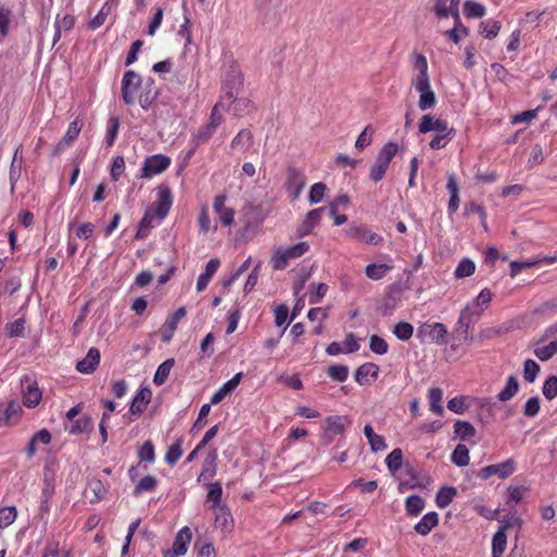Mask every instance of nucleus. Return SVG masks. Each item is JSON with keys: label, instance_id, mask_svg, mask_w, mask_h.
Returning <instances> with one entry per match:
<instances>
[{"label": "nucleus", "instance_id": "12", "mask_svg": "<svg viewBox=\"0 0 557 557\" xmlns=\"http://www.w3.org/2000/svg\"><path fill=\"white\" fill-rule=\"evenodd\" d=\"M171 163L169 157L163 154H154L146 159L143 169V177H151L165 171Z\"/></svg>", "mask_w": 557, "mask_h": 557}, {"label": "nucleus", "instance_id": "58", "mask_svg": "<svg viewBox=\"0 0 557 557\" xmlns=\"http://www.w3.org/2000/svg\"><path fill=\"white\" fill-rule=\"evenodd\" d=\"M81 129L82 123L77 119L71 122L65 135L63 136V143L72 145V143L78 137Z\"/></svg>", "mask_w": 557, "mask_h": 557}, {"label": "nucleus", "instance_id": "36", "mask_svg": "<svg viewBox=\"0 0 557 557\" xmlns=\"http://www.w3.org/2000/svg\"><path fill=\"white\" fill-rule=\"evenodd\" d=\"M424 499L419 495H411L405 502L406 511L409 516L419 515L424 508Z\"/></svg>", "mask_w": 557, "mask_h": 557}, {"label": "nucleus", "instance_id": "44", "mask_svg": "<svg viewBox=\"0 0 557 557\" xmlns=\"http://www.w3.org/2000/svg\"><path fill=\"white\" fill-rule=\"evenodd\" d=\"M534 354L542 361L549 360L557 354V339L552 341L548 345L535 348Z\"/></svg>", "mask_w": 557, "mask_h": 557}, {"label": "nucleus", "instance_id": "9", "mask_svg": "<svg viewBox=\"0 0 557 557\" xmlns=\"http://www.w3.org/2000/svg\"><path fill=\"white\" fill-rule=\"evenodd\" d=\"M492 293L488 288L481 290L476 299L469 302L462 310L468 317L478 320L492 300Z\"/></svg>", "mask_w": 557, "mask_h": 557}, {"label": "nucleus", "instance_id": "17", "mask_svg": "<svg viewBox=\"0 0 557 557\" xmlns=\"http://www.w3.org/2000/svg\"><path fill=\"white\" fill-rule=\"evenodd\" d=\"M476 320L468 317L466 313L460 312L455 333L458 338L462 339L468 345L473 343V336L470 333V327Z\"/></svg>", "mask_w": 557, "mask_h": 557}, {"label": "nucleus", "instance_id": "31", "mask_svg": "<svg viewBox=\"0 0 557 557\" xmlns=\"http://www.w3.org/2000/svg\"><path fill=\"white\" fill-rule=\"evenodd\" d=\"M507 535L506 532L499 530L494 534L492 540V557H502L506 549Z\"/></svg>", "mask_w": 557, "mask_h": 557}, {"label": "nucleus", "instance_id": "7", "mask_svg": "<svg viewBox=\"0 0 557 557\" xmlns=\"http://www.w3.org/2000/svg\"><path fill=\"white\" fill-rule=\"evenodd\" d=\"M447 333V327L440 322L423 324L418 330L419 337H422L423 339L426 338L437 345L446 344Z\"/></svg>", "mask_w": 557, "mask_h": 557}, {"label": "nucleus", "instance_id": "3", "mask_svg": "<svg viewBox=\"0 0 557 557\" xmlns=\"http://www.w3.org/2000/svg\"><path fill=\"white\" fill-rule=\"evenodd\" d=\"M143 86L141 76L131 70L125 72L122 78L121 95L125 104L133 106L136 102L139 89Z\"/></svg>", "mask_w": 557, "mask_h": 557}, {"label": "nucleus", "instance_id": "13", "mask_svg": "<svg viewBox=\"0 0 557 557\" xmlns=\"http://www.w3.org/2000/svg\"><path fill=\"white\" fill-rule=\"evenodd\" d=\"M158 198L153 203L154 212L159 221H162L169 213L172 206V193L168 186H159Z\"/></svg>", "mask_w": 557, "mask_h": 557}, {"label": "nucleus", "instance_id": "37", "mask_svg": "<svg viewBox=\"0 0 557 557\" xmlns=\"http://www.w3.org/2000/svg\"><path fill=\"white\" fill-rule=\"evenodd\" d=\"M463 11L468 18H479L485 14L484 5L473 0H467L463 3Z\"/></svg>", "mask_w": 557, "mask_h": 557}, {"label": "nucleus", "instance_id": "15", "mask_svg": "<svg viewBox=\"0 0 557 557\" xmlns=\"http://www.w3.org/2000/svg\"><path fill=\"white\" fill-rule=\"evenodd\" d=\"M432 131L440 134L441 132L450 131V128L448 127L446 121L434 119V116L431 114H425L422 116L419 124V132L425 134Z\"/></svg>", "mask_w": 557, "mask_h": 557}, {"label": "nucleus", "instance_id": "51", "mask_svg": "<svg viewBox=\"0 0 557 557\" xmlns=\"http://www.w3.org/2000/svg\"><path fill=\"white\" fill-rule=\"evenodd\" d=\"M540 372V366L532 359H528L523 364V377L527 382L533 383Z\"/></svg>", "mask_w": 557, "mask_h": 557}, {"label": "nucleus", "instance_id": "23", "mask_svg": "<svg viewBox=\"0 0 557 557\" xmlns=\"http://www.w3.org/2000/svg\"><path fill=\"white\" fill-rule=\"evenodd\" d=\"M150 397H151L150 389H148V388L139 389L131 403L129 411L133 414L141 413L145 410L148 403L150 401Z\"/></svg>", "mask_w": 557, "mask_h": 557}, {"label": "nucleus", "instance_id": "48", "mask_svg": "<svg viewBox=\"0 0 557 557\" xmlns=\"http://www.w3.org/2000/svg\"><path fill=\"white\" fill-rule=\"evenodd\" d=\"M289 258L287 257L284 248H278L274 251L271 258V265L274 270H284L288 264Z\"/></svg>", "mask_w": 557, "mask_h": 557}, {"label": "nucleus", "instance_id": "21", "mask_svg": "<svg viewBox=\"0 0 557 557\" xmlns=\"http://www.w3.org/2000/svg\"><path fill=\"white\" fill-rule=\"evenodd\" d=\"M379 375V366L372 362H366L361 364L355 373V380L360 384H369L370 381L368 376H371L373 380H376Z\"/></svg>", "mask_w": 557, "mask_h": 557}, {"label": "nucleus", "instance_id": "59", "mask_svg": "<svg viewBox=\"0 0 557 557\" xmlns=\"http://www.w3.org/2000/svg\"><path fill=\"white\" fill-rule=\"evenodd\" d=\"M543 395L552 400L557 396V376L550 375L543 384Z\"/></svg>", "mask_w": 557, "mask_h": 557}, {"label": "nucleus", "instance_id": "54", "mask_svg": "<svg viewBox=\"0 0 557 557\" xmlns=\"http://www.w3.org/2000/svg\"><path fill=\"white\" fill-rule=\"evenodd\" d=\"M394 334L400 341H408L413 334V326L408 322H398L394 326Z\"/></svg>", "mask_w": 557, "mask_h": 557}, {"label": "nucleus", "instance_id": "61", "mask_svg": "<svg viewBox=\"0 0 557 557\" xmlns=\"http://www.w3.org/2000/svg\"><path fill=\"white\" fill-rule=\"evenodd\" d=\"M287 253V257L290 259H296L304 256L309 250V245L307 242H300L294 246L284 248Z\"/></svg>", "mask_w": 557, "mask_h": 557}, {"label": "nucleus", "instance_id": "32", "mask_svg": "<svg viewBox=\"0 0 557 557\" xmlns=\"http://www.w3.org/2000/svg\"><path fill=\"white\" fill-rule=\"evenodd\" d=\"M450 459H451V462L455 463L456 466L458 467H466L469 465L470 462V457H469V449L466 445L463 444H458L451 456H450Z\"/></svg>", "mask_w": 557, "mask_h": 557}, {"label": "nucleus", "instance_id": "50", "mask_svg": "<svg viewBox=\"0 0 557 557\" xmlns=\"http://www.w3.org/2000/svg\"><path fill=\"white\" fill-rule=\"evenodd\" d=\"M17 512L14 506L0 509V529L11 525L16 519Z\"/></svg>", "mask_w": 557, "mask_h": 557}, {"label": "nucleus", "instance_id": "5", "mask_svg": "<svg viewBox=\"0 0 557 557\" xmlns=\"http://www.w3.org/2000/svg\"><path fill=\"white\" fill-rule=\"evenodd\" d=\"M516 470V462L513 459H508L504 462L486 466L480 469L476 476L481 480H487L494 475L506 479L510 476Z\"/></svg>", "mask_w": 557, "mask_h": 557}, {"label": "nucleus", "instance_id": "35", "mask_svg": "<svg viewBox=\"0 0 557 557\" xmlns=\"http://www.w3.org/2000/svg\"><path fill=\"white\" fill-rule=\"evenodd\" d=\"M211 510L214 512V525L222 529L226 528L228 522L232 520L227 505L215 507Z\"/></svg>", "mask_w": 557, "mask_h": 557}, {"label": "nucleus", "instance_id": "42", "mask_svg": "<svg viewBox=\"0 0 557 557\" xmlns=\"http://www.w3.org/2000/svg\"><path fill=\"white\" fill-rule=\"evenodd\" d=\"M154 215L151 209L147 210L139 222L138 231L135 235L136 238H145L148 235L149 230L153 226Z\"/></svg>", "mask_w": 557, "mask_h": 557}, {"label": "nucleus", "instance_id": "52", "mask_svg": "<svg viewBox=\"0 0 557 557\" xmlns=\"http://www.w3.org/2000/svg\"><path fill=\"white\" fill-rule=\"evenodd\" d=\"M157 486V479L153 475H145L135 486L134 494L139 495L143 492L153 491Z\"/></svg>", "mask_w": 557, "mask_h": 557}, {"label": "nucleus", "instance_id": "19", "mask_svg": "<svg viewBox=\"0 0 557 557\" xmlns=\"http://www.w3.org/2000/svg\"><path fill=\"white\" fill-rule=\"evenodd\" d=\"M185 315H186L185 308L180 307L178 309L175 310V312L170 318H168V320L165 322L166 330H164L161 335L162 342L169 343L172 339L173 333L177 327L178 321L181 319H183Z\"/></svg>", "mask_w": 557, "mask_h": 557}, {"label": "nucleus", "instance_id": "60", "mask_svg": "<svg viewBox=\"0 0 557 557\" xmlns=\"http://www.w3.org/2000/svg\"><path fill=\"white\" fill-rule=\"evenodd\" d=\"M370 349L374 354L384 355L387 352L388 345L384 338L374 334L370 337Z\"/></svg>", "mask_w": 557, "mask_h": 557}, {"label": "nucleus", "instance_id": "45", "mask_svg": "<svg viewBox=\"0 0 557 557\" xmlns=\"http://www.w3.org/2000/svg\"><path fill=\"white\" fill-rule=\"evenodd\" d=\"M327 375L336 382H345L348 377L349 369L344 364H334L329 367Z\"/></svg>", "mask_w": 557, "mask_h": 557}, {"label": "nucleus", "instance_id": "63", "mask_svg": "<svg viewBox=\"0 0 557 557\" xmlns=\"http://www.w3.org/2000/svg\"><path fill=\"white\" fill-rule=\"evenodd\" d=\"M373 133L374 131L370 125L366 126L356 140V148L363 149L364 147L369 146L372 141Z\"/></svg>", "mask_w": 557, "mask_h": 557}, {"label": "nucleus", "instance_id": "16", "mask_svg": "<svg viewBox=\"0 0 557 557\" xmlns=\"http://www.w3.org/2000/svg\"><path fill=\"white\" fill-rule=\"evenodd\" d=\"M100 361V351L97 348H90L86 357L79 360L76 364V369L81 373L89 374L92 373Z\"/></svg>", "mask_w": 557, "mask_h": 557}, {"label": "nucleus", "instance_id": "18", "mask_svg": "<svg viewBox=\"0 0 557 557\" xmlns=\"http://www.w3.org/2000/svg\"><path fill=\"white\" fill-rule=\"evenodd\" d=\"M243 373H236L231 380L225 382L211 397V404L216 405L221 403L227 394L234 391L240 383Z\"/></svg>", "mask_w": 557, "mask_h": 557}, {"label": "nucleus", "instance_id": "29", "mask_svg": "<svg viewBox=\"0 0 557 557\" xmlns=\"http://www.w3.org/2000/svg\"><path fill=\"white\" fill-rule=\"evenodd\" d=\"M519 389V382L515 375H510L507 379L505 387L498 393L497 398L500 401H507L511 399Z\"/></svg>", "mask_w": 557, "mask_h": 557}, {"label": "nucleus", "instance_id": "10", "mask_svg": "<svg viewBox=\"0 0 557 557\" xmlns=\"http://www.w3.org/2000/svg\"><path fill=\"white\" fill-rule=\"evenodd\" d=\"M191 541V531L188 527L182 528L173 542L172 548L163 552V557H180L187 552V546Z\"/></svg>", "mask_w": 557, "mask_h": 557}, {"label": "nucleus", "instance_id": "64", "mask_svg": "<svg viewBox=\"0 0 557 557\" xmlns=\"http://www.w3.org/2000/svg\"><path fill=\"white\" fill-rule=\"evenodd\" d=\"M138 458L148 462L154 461V448L150 441H147L138 450Z\"/></svg>", "mask_w": 557, "mask_h": 557}, {"label": "nucleus", "instance_id": "47", "mask_svg": "<svg viewBox=\"0 0 557 557\" xmlns=\"http://www.w3.org/2000/svg\"><path fill=\"white\" fill-rule=\"evenodd\" d=\"M475 264L472 260L465 258L462 259L455 270V276L457 278H462L470 276L474 273Z\"/></svg>", "mask_w": 557, "mask_h": 557}, {"label": "nucleus", "instance_id": "14", "mask_svg": "<svg viewBox=\"0 0 557 557\" xmlns=\"http://www.w3.org/2000/svg\"><path fill=\"white\" fill-rule=\"evenodd\" d=\"M225 201L226 197L224 195L215 196L213 200V210L219 215L222 224L230 226L234 222L235 212L232 208L225 207Z\"/></svg>", "mask_w": 557, "mask_h": 557}, {"label": "nucleus", "instance_id": "43", "mask_svg": "<svg viewBox=\"0 0 557 557\" xmlns=\"http://www.w3.org/2000/svg\"><path fill=\"white\" fill-rule=\"evenodd\" d=\"M253 136L249 129H242L237 133V135L233 138L231 143V147L233 149L244 148L245 144H247V148L252 145Z\"/></svg>", "mask_w": 557, "mask_h": 557}, {"label": "nucleus", "instance_id": "6", "mask_svg": "<svg viewBox=\"0 0 557 557\" xmlns=\"http://www.w3.org/2000/svg\"><path fill=\"white\" fill-rule=\"evenodd\" d=\"M306 185L304 172L295 166H289L286 172L285 188L290 195L292 200H297Z\"/></svg>", "mask_w": 557, "mask_h": 557}, {"label": "nucleus", "instance_id": "20", "mask_svg": "<svg viewBox=\"0 0 557 557\" xmlns=\"http://www.w3.org/2000/svg\"><path fill=\"white\" fill-rule=\"evenodd\" d=\"M207 503L210 504L209 508H215L226 505L222 502L223 488L219 481L207 484Z\"/></svg>", "mask_w": 557, "mask_h": 557}, {"label": "nucleus", "instance_id": "40", "mask_svg": "<svg viewBox=\"0 0 557 557\" xmlns=\"http://www.w3.org/2000/svg\"><path fill=\"white\" fill-rule=\"evenodd\" d=\"M392 267L387 264L371 263L366 267V275L374 281L381 280L386 272L391 271Z\"/></svg>", "mask_w": 557, "mask_h": 557}, {"label": "nucleus", "instance_id": "22", "mask_svg": "<svg viewBox=\"0 0 557 557\" xmlns=\"http://www.w3.org/2000/svg\"><path fill=\"white\" fill-rule=\"evenodd\" d=\"M326 431L337 435L343 434L351 421L347 416H330L325 419Z\"/></svg>", "mask_w": 557, "mask_h": 557}, {"label": "nucleus", "instance_id": "24", "mask_svg": "<svg viewBox=\"0 0 557 557\" xmlns=\"http://www.w3.org/2000/svg\"><path fill=\"white\" fill-rule=\"evenodd\" d=\"M438 524V516L435 511L428 512L414 525V531L421 535H428Z\"/></svg>", "mask_w": 557, "mask_h": 557}, {"label": "nucleus", "instance_id": "28", "mask_svg": "<svg viewBox=\"0 0 557 557\" xmlns=\"http://www.w3.org/2000/svg\"><path fill=\"white\" fill-rule=\"evenodd\" d=\"M175 363V360L173 358L166 359L163 361L157 369L154 376H153V383L158 386H161L165 383V381L169 377V374Z\"/></svg>", "mask_w": 557, "mask_h": 557}, {"label": "nucleus", "instance_id": "30", "mask_svg": "<svg viewBox=\"0 0 557 557\" xmlns=\"http://www.w3.org/2000/svg\"><path fill=\"white\" fill-rule=\"evenodd\" d=\"M429 400L430 410L437 416H442L444 412V408L442 406L443 391L438 387L431 388L429 391Z\"/></svg>", "mask_w": 557, "mask_h": 557}, {"label": "nucleus", "instance_id": "53", "mask_svg": "<svg viewBox=\"0 0 557 557\" xmlns=\"http://www.w3.org/2000/svg\"><path fill=\"white\" fill-rule=\"evenodd\" d=\"M225 101L226 100H222V98H221L213 106V108L211 110L208 124H210L211 126H214L215 128H218L221 125V123L223 122V116L220 111H221V109L225 108Z\"/></svg>", "mask_w": 557, "mask_h": 557}, {"label": "nucleus", "instance_id": "1", "mask_svg": "<svg viewBox=\"0 0 557 557\" xmlns=\"http://www.w3.org/2000/svg\"><path fill=\"white\" fill-rule=\"evenodd\" d=\"M416 66L419 69V74L412 79V86L420 92L419 108L422 111L431 109L436 103V97L431 89L430 78L428 74V62L425 57L419 55Z\"/></svg>", "mask_w": 557, "mask_h": 557}, {"label": "nucleus", "instance_id": "11", "mask_svg": "<svg viewBox=\"0 0 557 557\" xmlns=\"http://www.w3.org/2000/svg\"><path fill=\"white\" fill-rule=\"evenodd\" d=\"M345 233L352 239L377 246L382 244L383 237L363 225H350Z\"/></svg>", "mask_w": 557, "mask_h": 557}, {"label": "nucleus", "instance_id": "41", "mask_svg": "<svg viewBox=\"0 0 557 557\" xmlns=\"http://www.w3.org/2000/svg\"><path fill=\"white\" fill-rule=\"evenodd\" d=\"M456 132L454 128H450V131L441 132L440 134H436L433 139L430 141V147L432 149H442L447 146V144L453 139Z\"/></svg>", "mask_w": 557, "mask_h": 557}, {"label": "nucleus", "instance_id": "46", "mask_svg": "<svg viewBox=\"0 0 557 557\" xmlns=\"http://www.w3.org/2000/svg\"><path fill=\"white\" fill-rule=\"evenodd\" d=\"M25 319L20 318L5 325L7 333L10 337H24L25 336Z\"/></svg>", "mask_w": 557, "mask_h": 557}, {"label": "nucleus", "instance_id": "38", "mask_svg": "<svg viewBox=\"0 0 557 557\" xmlns=\"http://www.w3.org/2000/svg\"><path fill=\"white\" fill-rule=\"evenodd\" d=\"M502 28V24L498 21H484L480 24V33L487 39L495 38Z\"/></svg>", "mask_w": 557, "mask_h": 557}, {"label": "nucleus", "instance_id": "2", "mask_svg": "<svg viewBox=\"0 0 557 557\" xmlns=\"http://www.w3.org/2000/svg\"><path fill=\"white\" fill-rule=\"evenodd\" d=\"M397 144L389 141L385 144L377 153L374 164L370 170V178L373 182H380L383 180L392 159L397 153Z\"/></svg>", "mask_w": 557, "mask_h": 557}, {"label": "nucleus", "instance_id": "8", "mask_svg": "<svg viewBox=\"0 0 557 557\" xmlns=\"http://www.w3.org/2000/svg\"><path fill=\"white\" fill-rule=\"evenodd\" d=\"M21 388L23 394V403L26 407L33 408L37 406L41 399V392L37 383L28 375L21 379Z\"/></svg>", "mask_w": 557, "mask_h": 557}, {"label": "nucleus", "instance_id": "25", "mask_svg": "<svg viewBox=\"0 0 557 557\" xmlns=\"http://www.w3.org/2000/svg\"><path fill=\"white\" fill-rule=\"evenodd\" d=\"M94 423L89 416L81 417L76 420H72L71 424L66 426L70 434H82L92 430Z\"/></svg>", "mask_w": 557, "mask_h": 557}, {"label": "nucleus", "instance_id": "49", "mask_svg": "<svg viewBox=\"0 0 557 557\" xmlns=\"http://www.w3.org/2000/svg\"><path fill=\"white\" fill-rule=\"evenodd\" d=\"M326 185L322 182L315 183L311 186L308 200L311 205H315L322 201L325 196Z\"/></svg>", "mask_w": 557, "mask_h": 557}, {"label": "nucleus", "instance_id": "39", "mask_svg": "<svg viewBox=\"0 0 557 557\" xmlns=\"http://www.w3.org/2000/svg\"><path fill=\"white\" fill-rule=\"evenodd\" d=\"M405 474L408 476V482L410 483V488L424 487L425 483L421 478V473L419 469L407 463L405 466Z\"/></svg>", "mask_w": 557, "mask_h": 557}, {"label": "nucleus", "instance_id": "26", "mask_svg": "<svg viewBox=\"0 0 557 557\" xmlns=\"http://www.w3.org/2000/svg\"><path fill=\"white\" fill-rule=\"evenodd\" d=\"M457 495V490L454 486H443L436 493L435 503L440 508L448 507L454 497Z\"/></svg>", "mask_w": 557, "mask_h": 557}, {"label": "nucleus", "instance_id": "57", "mask_svg": "<svg viewBox=\"0 0 557 557\" xmlns=\"http://www.w3.org/2000/svg\"><path fill=\"white\" fill-rule=\"evenodd\" d=\"M110 2H106L101 10L98 12V14L89 22V28L97 29L100 26H102L110 13Z\"/></svg>", "mask_w": 557, "mask_h": 557}, {"label": "nucleus", "instance_id": "27", "mask_svg": "<svg viewBox=\"0 0 557 557\" xmlns=\"http://www.w3.org/2000/svg\"><path fill=\"white\" fill-rule=\"evenodd\" d=\"M454 433L456 437H459L461 441H467L475 436L476 431L470 422L458 420L455 422Z\"/></svg>", "mask_w": 557, "mask_h": 557}, {"label": "nucleus", "instance_id": "55", "mask_svg": "<svg viewBox=\"0 0 557 557\" xmlns=\"http://www.w3.org/2000/svg\"><path fill=\"white\" fill-rule=\"evenodd\" d=\"M92 493L94 497L90 498V502H98L103 498L106 494V488L100 480H91L88 484V488L86 493Z\"/></svg>", "mask_w": 557, "mask_h": 557}, {"label": "nucleus", "instance_id": "34", "mask_svg": "<svg viewBox=\"0 0 557 557\" xmlns=\"http://www.w3.org/2000/svg\"><path fill=\"white\" fill-rule=\"evenodd\" d=\"M386 467L392 474H395L403 467V451L400 448L393 449L385 459Z\"/></svg>", "mask_w": 557, "mask_h": 557}, {"label": "nucleus", "instance_id": "4", "mask_svg": "<svg viewBox=\"0 0 557 557\" xmlns=\"http://www.w3.org/2000/svg\"><path fill=\"white\" fill-rule=\"evenodd\" d=\"M243 83L244 77L242 72L237 67L232 66L224 77V95L221 97L222 100H226L228 103L236 102V97Z\"/></svg>", "mask_w": 557, "mask_h": 557}, {"label": "nucleus", "instance_id": "62", "mask_svg": "<svg viewBox=\"0 0 557 557\" xmlns=\"http://www.w3.org/2000/svg\"><path fill=\"white\" fill-rule=\"evenodd\" d=\"M183 451L182 446L180 442L174 443L171 445L165 454V461L170 466H174L178 459L181 458Z\"/></svg>", "mask_w": 557, "mask_h": 557}, {"label": "nucleus", "instance_id": "56", "mask_svg": "<svg viewBox=\"0 0 557 557\" xmlns=\"http://www.w3.org/2000/svg\"><path fill=\"white\" fill-rule=\"evenodd\" d=\"M216 460H218L216 449H211L205 460V468H203L200 476L206 475L207 473H209L210 476H213L216 472Z\"/></svg>", "mask_w": 557, "mask_h": 557}, {"label": "nucleus", "instance_id": "33", "mask_svg": "<svg viewBox=\"0 0 557 557\" xmlns=\"http://www.w3.org/2000/svg\"><path fill=\"white\" fill-rule=\"evenodd\" d=\"M159 91L158 88H145L143 87L140 92L137 96V99L140 107L144 110H148L150 106L154 102V100L158 98Z\"/></svg>", "mask_w": 557, "mask_h": 557}]
</instances>
